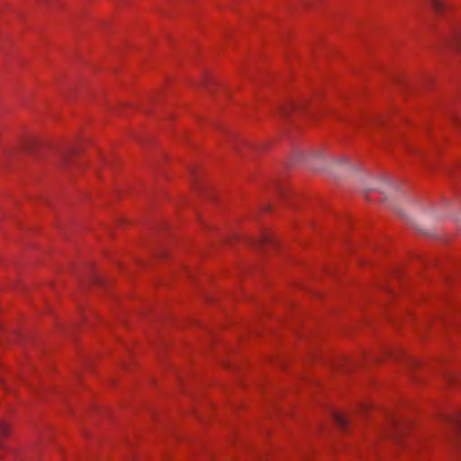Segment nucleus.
Wrapping results in <instances>:
<instances>
[{
  "instance_id": "7ed1b4c3",
  "label": "nucleus",
  "mask_w": 461,
  "mask_h": 461,
  "mask_svg": "<svg viewBox=\"0 0 461 461\" xmlns=\"http://www.w3.org/2000/svg\"><path fill=\"white\" fill-rule=\"evenodd\" d=\"M445 43L451 50L461 53V29H456L449 33Z\"/></svg>"
},
{
  "instance_id": "9d476101",
  "label": "nucleus",
  "mask_w": 461,
  "mask_h": 461,
  "mask_svg": "<svg viewBox=\"0 0 461 461\" xmlns=\"http://www.w3.org/2000/svg\"><path fill=\"white\" fill-rule=\"evenodd\" d=\"M61 158H62V159H64L65 161H67V154H62V155H61Z\"/></svg>"
},
{
  "instance_id": "39448f33",
  "label": "nucleus",
  "mask_w": 461,
  "mask_h": 461,
  "mask_svg": "<svg viewBox=\"0 0 461 461\" xmlns=\"http://www.w3.org/2000/svg\"><path fill=\"white\" fill-rule=\"evenodd\" d=\"M432 10L438 14H443L447 11V0H429Z\"/></svg>"
},
{
  "instance_id": "f03ea898",
  "label": "nucleus",
  "mask_w": 461,
  "mask_h": 461,
  "mask_svg": "<svg viewBox=\"0 0 461 461\" xmlns=\"http://www.w3.org/2000/svg\"><path fill=\"white\" fill-rule=\"evenodd\" d=\"M22 149L26 152H35L42 146L50 145V141L44 140L38 136L34 135H24L20 139L19 141Z\"/></svg>"
},
{
  "instance_id": "6e6552de",
  "label": "nucleus",
  "mask_w": 461,
  "mask_h": 461,
  "mask_svg": "<svg viewBox=\"0 0 461 461\" xmlns=\"http://www.w3.org/2000/svg\"><path fill=\"white\" fill-rule=\"evenodd\" d=\"M450 421L456 427V431L461 434V414H456L451 418Z\"/></svg>"
},
{
  "instance_id": "1a4fd4ad",
  "label": "nucleus",
  "mask_w": 461,
  "mask_h": 461,
  "mask_svg": "<svg viewBox=\"0 0 461 461\" xmlns=\"http://www.w3.org/2000/svg\"><path fill=\"white\" fill-rule=\"evenodd\" d=\"M11 428L9 425L3 423L0 425V438H7L10 434Z\"/></svg>"
},
{
  "instance_id": "f257e3e1",
  "label": "nucleus",
  "mask_w": 461,
  "mask_h": 461,
  "mask_svg": "<svg viewBox=\"0 0 461 461\" xmlns=\"http://www.w3.org/2000/svg\"><path fill=\"white\" fill-rule=\"evenodd\" d=\"M312 104L310 96H298L285 100L278 108V112L285 117L294 114H304Z\"/></svg>"
},
{
  "instance_id": "9b49d317",
  "label": "nucleus",
  "mask_w": 461,
  "mask_h": 461,
  "mask_svg": "<svg viewBox=\"0 0 461 461\" xmlns=\"http://www.w3.org/2000/svg\"><path fill=\"white\" fill-rule=\"evenodd\" d=\"M70 155H73L74 154V151L71 149L68 151Z\"/></svg>"
},
{
  "instance_id": "0eeeda50",
  "label": "nucleus",
  "mask_w": 461,
  "mask_h": 461,
  "mask_svg": "<svg viewBox=\"0 0 461 461\" xmlns=\"http://www.w3.org/2000/svg\"><path fill=\"white\" fill-rule=\"evenodd\" d=\"M214 83V77L210 72H204L203 75V84L209 86L211 84Z\"/></svg>"
},
{
  "instance_id": "20e7f679",
  "label": "nucleus",
  "mask_w": 461,
  "mask_h": 461,
  "mask_svg": "<svg viewBox=\"0 0 461 461\" xmlns=\"http://www.w3.org/2000/svg\"><path fill=\"white\" fill-rule=\"evenodd\" d=\"M275 242V234L270 230H264L258 240V243L260 247H266L267 245H270Z\"/></svg>"
},
{
  "instance_id": "423d86ee",
  "label": "nucleus",
  "mask_w": 461,
  "mask_h": 461,
  "mask_svg": "<svg viewBox=\"0 0 461 461\" xmlns=\"http://www.w3.org/2000/svg\"><path fill=\"white\" fill-rule=\"evenodd\" d=\"M334 420L338 426H339L341 429H345L348 423V419L346 415L342 412H335L334 413Z\"/></svg>"
}]
</instances>
